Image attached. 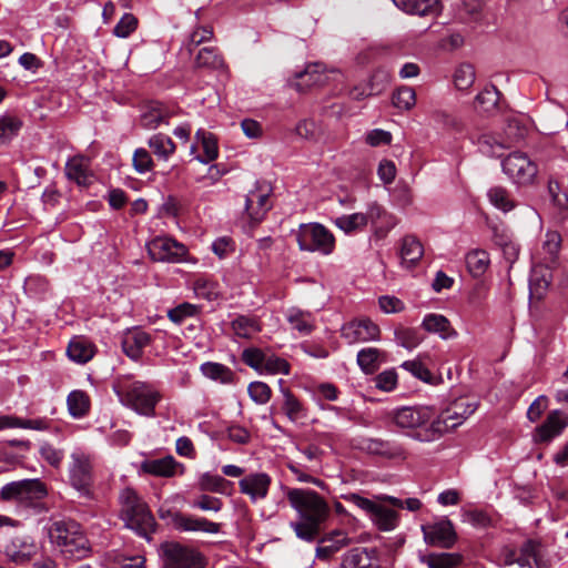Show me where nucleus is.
Here are the masks:
<instances>
[{
	"instance_id": "1",
	"label": "nucleus",
	"mask_w": 568,
	"mask_h": 568,
	"mask_svg": "<svg viewBox=\"0 0 568 568\" xmlns=\"http://www.w3.org/2000/svg\"><path fill=\"white\" fill-rule=\"evenodd\" d=\"M285 496L298 515V520L291 523V527L298 538L313 540L329 516L327 501L315 490L306 488H287Z\"/></svg>"
},
{
	"instance_id": "2",
	"label": "nucleus",
	"mask_w": 568,
	"mask_h": 568,
	"mask_svg": "<svg viewBox=\"0 0 568 568\" xmlns=\"http://www.w3.org/2000/svg\"><path fill=\"white\" fill-rule=\"evenodd\" d=\"M434 409L429 406H404L388 414L392 424L404 435L419 443L434 442Z\"/></svg>"
},
{
	"instance_id": "3",
	"label": "nucleus",
	"mask_w": 568,
	"mask_h": 568,
	"mask_svg": "<svg viewBox=\"0 0 568 568\" xmlns=\"http://www.w3.org/2000/svg\"><path fill=\"white\" fill-rule=\"evenodd\" d=\"M48 535L53 547L67 559L81 560L90 555L88 538L80 525L73 520H55Z\"/></svg>"
},
{
	"instance_id": "4",
	"label": "nucleus",
	"mask_w": 568,
	"mask_h": 568,
	"mask_svg": "<svg viewBox=\"0 0 568 568\" xmlns=\"http://www.w3.org/2000/svg\"><path fill=\"white\" fill-rule=\"evenodd\" d=\"M343 499L367 514L373 524L382 531L394 530L398 525V514L385 506L382 499H368L355 493L342 496Z\"/></svg>"
},
{
	"instance_id": "5",
	"label": "nucleus",
	"mask_w": 568,
	"mask_h": 568,
	"mask_svg": "<svg viewBox=\"0 0 568 568\" xmlns=\"http://www.w3.org/2000/svg\"><path fill=\"white\" fill-rule=\"evenodd\" d=\"M294 234L301 251L329 255L335 248L334 234L320 223L301 224Z\"/></svg>"
},
{
	"instance_id": "6",
	"label": "nucleus",
	"mask_w": 568,
	"mask_h": 568,
	"mask_svg": "<svg viewBox=\"0 0 568 568\" xmlns=\"http://www.w3.org/2000/svg\"><path fill=\"white\" fill-rule=\"evenodd\" d=\"M504 173L518 186L532 185L538 175L537 164L523 152L508 154L501 163Z\"/></svg>"
},
{
	"instance_id": "7",
	"label": "nucleus",
	"mask_w": 568,
	"mask_h": 568,
	"mask_svg": "<svg viewBox=\"0 0 568 568\" xmlns=\"http://www.w3.org/2000/svg\"><path fill=\"white\" fill-rule=\"evenodd\" d=\"M475 410V404L459 399L455 400L449 407L440 412L438 415L434 414V442L443 437L446 433L460 426Z\"/></svg>"
},
{
	"instance_id": "8",
	"label": "nucleus",
	"mask_w": 568,
	"mask_h": 568,
	"mask_svg": "<svg viewBox=\"0 0 568 568\" xmlns=\"http://www.w3.org/2000/svg\"><path fill=\"white\" fill-rule=\"evenodd\" d=\"M164 568H205V558L196 549L179 542L161 546Z\"/></svg>"
},
{
	"instance_id": "9",
	"label": "nucleus",
	"mask_w": 568,
	"mask_h": 568,
	"mask_svg": "<svg viewBox=\"0 0 568 568\" xmlns=\"http://www.w3.org/2000/svg\"><path fill=\"white\" fill-rule=\"evenodd\" d=\"M44 485L39 479H23L12 481L3 486L0 490V497L3 500H17L20 503H31L45 496Z\"/></svg>"
},
{
	"instance_id": "10",
	"label": "nucleus",
	"mask_w": 568,
	"mask_h": 568,
	"mask_svg": "<svg viewBox=\"0 0 568 568\" xmlns=\"http://www.w3.org/2000/svg\"><path fill=\"white\" fill-rule=\"evenodd\" d=\"M151 260L155 262L180 263L185 260L187 248L171 237H155L146 245Z\"/></svg>"
},
{
	"instance_id": "11",
	"label": "nucleus",
	"mask_w": 568,
	"mask_h": 568,
	"mask_svg": "<svg viewBox=\"0 0 568 568\" xmlns=\"http://www.w3.org/2000/svg\"><path fill=\"white\" fill-rule=\"evenodd\" d=\"M357 447L366 454L394 460H405L408 455L402 444L382 438L363 437Z\"/></svg>"
},
{
	"instance_id": "12",
	"label": "nucleus",
	"mask_w": 568,
	"mask_h": 568,
	"mask_svg": "<svg viewBox=\"0 0 568 568\" xmlns=\"http://www.w3.org/2000/svg\"><path fill=\"white\" fill-rule=\"evenodd\" d=\"M381 329L369 318H356L343 325L342 337L348 344L365 343L379 338Z\"/></svg>"
},
{
	"instance_id": "13",
	"label": "nucleus",
	"mask_w": 568,
	"mask_h": 568,
	"mask_svg": "<svg viewBox=\"0 0 568 568\" xmlns=\"http://www.w3.org/2000/svg\"><path fill=\"white\" fill-rule=\"evenodd\" d=\"M120 515L126 528L142 535V508L139 496L131 488H125L120 495Z\"/></svg>"
},
{
	"instance_id": "14",
	"label": "nucleus",
	"mask_w": 568,
	"mask_h": 568,
	"mask_svg": "<svg viewBox=\"0 0 568 568\" xmlns=\"http://www.w3.org/2000/svg\"><path fill=\"white\" fill-rule=\"evenodd\" d=\"M114 390L124 406L138 414L142 413V383L139 379L131 375L121 376L114 385Z\"/></svg>"
},
{
	"instance_id": "15",
	"label": "nucleus",
	"mask_w": 568,
	"mask_h": 568,
	"mask_svg": "<svg viewBox=\"0 0 568 568\" xmlns=\"http://www.w3.org/2000/svg\"><path fill=\"white\" fill-rule=\"evenodd\" d=\"M568 426V416L559 409L551 410L545 422L538 426L532 435L535 443H549L559 436Z\"/></svg>"
},
{
	"instance_id": "16",
	"label": "nucleus",
	"mask_w": 568,
	"mask_h": 568,
	"mask_svg": "<svg viewBox=\"0 0 568 568\" xmlns=\"http://www.w3.org/2000/svg\"><path fill=\"white\" fill-rule=\"evenodd\" d=\"M424 538L428 545L450 548L456 541V532L450 520H442L423 526Z\"/></svg>"
},
{
	"instance_id": "17",
	"label": "nucleus",
	"mask_w": 568,
	"mask_h": 568,
	"mask_svg": "<svg viewBox=\"0 0 568 568\" xmlns=\"http://www.w3.org/2000/svg\"><path fill=\"white\" fill-rule=\"evenodd\" d=\"M37 551V544L28 536H16L4 547L6 556L14 564L30 561Z\"/></svg>"
},
{
	"instance_id": "18",
	"label": "nucleus",
	"mask_w": 568,
	"mask_h": 568,
	"mask_svg": "<svg viewBox=\"0 0 568 568\" xmlns=\"http://www.w3.org/2000/svg\"><path fill=\"white\" fill-rule=\"evenodd\" d=\"M272 479L266 473L248 474L239 481L240 491L247 495L252 501L264 499L271 486Z\"/></svg>"
},
{
	"instance_id": "19",
	"label": "nucleus",
	"mask_w": 568,
	"mask_h": 568,
	"mask_svg": "<svg viewBox=\"0 0 568 568\" xmlns=\"http://www.w3.org/2000/svg\"><path fill=\"white\" fill-rule=\"evenodd\" d=\"M70 479L77 489L85 488L91 481V462L90 457L80 450L71 455Z\"/></svg>"
},
{
	"instance_id": "20",
	"label": "nucleus",
	"mask_w": 568,
	"mask_h": 568,
	"mask_svg": "<svg viewBox=\"0 0 568 568\" xmlns=\"http://www.w3.org/2000/svg\"><path fill=\"white\" fill-rule=\"evenodd\" d=\"M144 473L171 478L176 475H183L185 473V466L175 460L173 456H165L158 459H151L144 462Z\"/></svg>"
},
{
	"instance_id": "21",
	"label": "nucleus",
	"mask_w": 568,
	"mask_h": 568,
	"mask_svg": "<svg viewBox=\"0 0 568 568\" xmlns=\"http://www.w3.org/2000/svg\"><path fill=\"white\" fill-rule=\"evenodd\" d=\"M271 209L268 193L260 189L248 192L245 201V211L253 223H260Z\"/></svg>"
},
{
	"instance_id": "22",
	"label": "nucleus",
	"mask_w": 568,
	"mask_h": 568,
	"mask_svg": "<svg viewBox=\"0 0 568 568\" xmlns=\"http://www.w3.org/2000/svg\"><path fill=\"white\" fill-rule=\"evenodd\" d=\"M174 526L180 531H203L217 534L221 525L203 517L178 514L173 519Z\"/></svg>"
},
{
	"instance_id": "23",
	"label": "nucleus",
	"mask_w": 568,
	"mask_h": 568,
	"mask_svg": "<svg viewBox=\"0 0 568 568\" xmlns=\"http://www.w3.org/2000/svg\"><path fill=\"white\" fill-rule=\"evenodd\" d=\"M404 12L420 17H436L442 11L439 0H394Z\"/></svg>"
},
{
	"instance_id": "24",
	"label": "nucleus",
	"mask_w": 568,
	"mask_h": 568,
	"mask_svg": "<svg viewBox=\"0 0 568 568\" xmlns=\"http://www.w3.org/2000/svg\"><path fill=\"white\" fill-rule=\"evenodd\" d=\"M491 240L494 245L501 251L506 262L513 265L519 256L520 248L519 245L514 240V237L511 236V234H509L504 229L494 226Z\"/></svg>"
},
{
	"instance_id": "25",
	"label": "nucleus",
	"mask_w": 568,
	"mask_h": 568,
	"mask_svg": "<svg viewBox=\"0 0 568 568\" xmlns=\"http://www.w3.org/2000/svg\"><path fill=\"white\" fill-rule=\"evenodd\" d=\"M298 81L295 83L297 90H304L313 85H322L328 80L325 65L311 63L304 71L296 74Z\"/></svg>"
},
{
	"instance_id": "26",
	"label": "nucleus",
	"mask_w": 568,
	"mask_h": 568,
	"mask_svg": "<svg viewBox=\"0 0 568 568\" xmlns=\"http://www.w3.org/2000/svg\"><path fill=\"white\" fill-rule=\"evenodd\" d=\"M67 354L71 361L85 364L93 358L95 346L83 337H74L68 345Z\"/></svg>"
},
{
	"instance_id": "27",
	"label": "nucleus",
	"mask_w": 568,
	"mask_h": 568,
	"mask_svg": "<svg viewBox=\"0 0 568 568\" xmlns=\"http://www.w3.org/2000/svg\"><path fill=\"white\" fill-rule=\"evenodd\" d=\"M374 554L373 549L353 548L343 556L341 568H373Z\"/></svg>"
},
{
	"instance_id": "28",
	"label": "nucleus",
	"mask_w": 568,
	"mask_h": 568,
	"mask_svg": "<svg viewBox=\"0 0 568 568\" xmlns=\"http://www.w3.org/2000/svg\"><path fill=\"white\" fill-rule=\"evenodd\" d=\"M67 176L79 185L87 186L92 181L88 161L84 158L75 156L68 161L65 166Z\"/></svg>"
},
{
	"instance_id": "29",
	"label": "nucleus",
	"mask_w": 568,
	"mask_h": 568,
	"mask_svg": "<svg viewBox=\"0 0 568 568\" xmlns=\"http://www.w3.org/2000/svg\"><path fill=\"white\" fill-rule=\"evenodd\" d=\"M424 255V247L420 241L414 235L403 239L400 246V258L407 267L414 266Z\"/></svg>"
},
{
	"instance_id": "30",
	"label": "nucleus",
	"mask_w": 568,
	"mask_h": 568,
	"mask_svg": "<svg viewBox=\"0 0 568 568\" xmlns=\"http://www.w3.org/2000/svg\"><path fill=\"white\" fill-rule=\"evenodd\" d=\"M286 318L291 327L300 334L307 335L315 328V318L311 312L293 307L288 310Z\"/></svg>"
},
{
	"instance_id": "31",
	"label": "nucleus",
	"mask_w": 568,
	"mask_h": 568,
	"mask_svg": "<svg viewBox=\"0 0 568 568\" xmlns=\"http://www.w3.org/2000/svg\"><path fill=\"white\" fill-rule=\"evenodd\" d=\"M385 356L386 354L376 347L363 348L357 354V364L364 373L373 374L385 362Z\"/></svg>"
},
{
	"instance_id": "32",
	"label": "nucleus",
	"mask_w": 568,
	"mask_h": 568,
	"mask_svg": "<svg viewBox=\"0 0 568 568\" xmlns=\"http://www.w3.org/2000/svg\"><path fill=\"white\" fill-rule=\"evenodd\" d=\"M67 406L73 418H82L89 414L91 400L84 390L75 389L68 395Z\"/></svg>"
},
{
	"instance_id": "33",
	"label": "nucleus",
	"mask_w": 568,
	"mask_h": 568,
	"mask_svg": "<svg viewBox=\"0 0 568 568\" xmlns=\"http://www.w3.org/2000/svg\"><path fill=\"white\" fill-rule=\"evenodd\" d=\"M122 348L128 357L139 361L142 357V329L139 327L128 329L123 335Z\"/></svg>"
},
{
	"instance_id": "34",
	"label": "nucleus",
	"mask_w": 568,
	"mask_h": 568,
	"mask_svg": "<svg viewBox=\"0 0 568 568\" xmlns=\"http://www.w3.org/2000/svg\"><path fill=\"white\" fill-rule=\"evenodd\" d=\"M466 265L473 276H481L490 265V258L487 251L475 248L467 253Z\"/></svg>"
},
{
	"instance_id": "35",
	"label": "nucleus",
	"mask_w": 568,
	"mask_h": 568,
	"mask_svg": "<svg viewBox=\"0 0 568 568\" xmlns=\"http://www.w3.org/2000/svg\"><path fill=\"white\" fill-rule=\"evenodd\" d=\"M489 202L498 210L507 213L516 207V203L510 192L503 186H493L488 190Z\"/></svg>"
},
{
	"instance_id": "36",
	"label": "nucleus",
	"mask_w": 568,
	"mask_h": 568,
	"mask_svg": "<svg viewBox=\"0 0 568 568\" xmlns=\"http://www.w3.org/2000/svg\"><path fill=\"white\" fill-rule=\"evenodd\" d=\"M195 136L201 142L203 149V154L199 155L197 159L202 163L214 161L219 155L216 138L212 133L204 130H197Z\"/></svg>"
},
{
	"instance_id": "37",
	"label": "nucleus",
	"mask_w": 568,
	"mask_h": 568,
	"mask_svg": "<svg viewBox=\"0 0 568 568\" xmlns=\"http://www.w3.org/2000/svg\"><path fill=\"white\" fill-rule=\"evenodd\" d=\"M149 148L152 153L161 160H168L175 151V144L171 138L162 133L154 134L150 138Z\"/></svg>"
},
{
	"instance_id": "38",
	"label": "nucleus",
	"mask_w": 568,
	"mask_h": 568,
	"mask_svg": "<svg viewBox=\"0 0 568 568\" xmlns=\"http://www.w3.org/2000/svg\"><path fill=\"white\" fill-rule=\"evenodd\" d=\"M422 326L425 331L429 333H437L443 338L450 336V323L444 315L428 314L424 317Z\"/></svg>"
},
{
	"instance_id": "39",
	"label": "nucleus",
	"mask_w": 568,
	"mask_h": 568,
	"mask_svg": "<svg viewBox=\"0 0 568 568\" xmlns=\"http://www.w3.org/2000/svg\"><path fill=\"white\" fill-rule=\"evenodd\" d=\"M195 65L197 68L222 69L224 60L215 48L204 47L200 49L195 55Z\"/></svg>"
},
{
	"instance_id": "40",
	"label": "nucleus",
	"mask_w": 568,
	"mask_h": 568,
	"mask_svg": "<svg viewBox=\"0 0 568 568\" xmlns=\"http://www.w3.org/2000/svg\"><path fill=\"white\" fill-rule=\"evenodd\" d=\"M201 372L207 378L219 381L223 384L232 383L234 377L233 372L227 366L220 363H204L201 365Z\"/></svg>"
},
{
	"instance_id": "41",
	"label": "nucleus",
	"mask_w": 568,
	"mask_h": 568,
	"mask_svg": "<svg viewBox=\"0 0 568 568\" xmlns=\"http://www.w3.org/2000/svg\"><path fill=\"white\" fill-rule=\"evenodd\" d=\"M232 329L239 337L250 338L261 331V326L256 318L240 315L232 322Z\"/></svg>"
},
{
	"instance_id": "42",
	"label": "nucleus",
	"mask_w": 568,
	"mask_h": 568,
	"mask_svg": "<svg viewBox=\"0 0 568 568\" xmlns=\"http://www.w3.org/2000/svg\"><path fill=\"white\" fill-rule=\"evenodd\" d=\"M231 485L225 478L211 473H204L199 477L197 486L201 491H211L224 494L226 487Z\"/></svg>"
},
{
	"instance_id": "43",
	"label": "nucleus",
	"mask_w": 568,
	"mask_h": 568,
	"mask_svg": "<svg viewBox=\"0 0 568 568\" xmlns=\"http://www.w3.org/2000/svg\"><path fill=\"white\" fill-rule=\"evenodd\" d=\"M368 219L364 213H354L342 215L335 219L334 224L345 233H352L362 230L367 225Z\"/></svg>"
},
{
	"instance_id": "44",
	"label": "nucleus",
	"mask_w": 568,
	"mask_h": 568,
	"mask_svg": "<svg viewBox=\"0 0 568 568\" xmlns=\"http://www.w3.org/2000/svg\"><path fill=\"white\" fill-rule=\"evenodd\" d=\"M475 69L469 63H462L454 72V84L459 91L468 90L475 82Z\"/></svg>"
},
{
	"instance_id": "45",
	"label": "nucleus",
	"mask_w": 568,
	"mask_h": 568,
	"mask_svg": "<svg viewBox=\"0 0 568 568\" xmlns=\"http://www.w3.org/2000/svg\"><path fill=\"white\" fill-rule=\"evenodd\" d=\"M166 111L155 101L144 102V128H156L166 118Z\"/></svg>"
},
{
	"instance_id": "46",
	"label": "nucleus",
	"mask_w": 568,
	"mask_h": 568,
	"mask_svg": "<svg viewBox=\"0 0 568 568\" xmlns=\"http://www.w3.org/2000/svg\"><path fill=\"white\" fill-rule=\"evenodd\" d=\"M393 105L402 111H408L416 104V93L410 87H400L392 98Z\"/></svg>"
},
{
	"instance_id": "47",
	"label": "nucleus",
	"mask_w": 568,
	"mask_h": 568,
	"mask_svg": "<svg viewBox=\"0 0 568 568\" xmlns=\"http://www.w3.org/2000/svg\"><path fill=\"white\" fill-rule=\"evenodd\" d=\"M200 313V307L191 303H182L168 311V317L175 324H182L185 320L195 317Z\"/></svg>"
},
{
	"instance_id": "48",
	"label": "nucleus",
	"mask_w": 568,
	"mask_h": 568,
	"mask_svg": "<svg viewBox=\"0 0 568 568\" xmlns=\"http://www.w3.org/2000/svg\"><path fill=\"white\" fill-rule=\"evenodd\" d=\"M283 410L290 420L296 422L305 416L301 402L288 389L283 390Z\"/></svg>"
},
{
	"instance_id": "49",
	"label": "nucleus",
	"mask_w": 568,
	"mask_h": 568,
	"mask_svg": "<svg viewBox=\"0 0 568 568\" xmlns=\"http://www.w3.org/2000/svg\"><path fill=\"white\" fill-rule=\"evenodd\" d=\"M498 103V91L491 87L486 88L479 92L474 101V106L477 110L488 112L497 106Z\"/></svg>"
},
{
	"instance_id": "50",
	"label": "nucleus",
	"mask_w": 568,
	"mask_h": 568,
	"mask_svg": "<svg viewBox=\"0 0 568 568\" xmlns=\"http://www.w3.org/2000/svg\"><path fill=\"white\" fill-rule=\"evenodd\" d=\"M395 338L400 346L407 349L415 348L423 341L417 329L403 326L395 329Z\"/></svg>"
},
{
	"instance_id": "51",
	"label": "nucleus",
	"mask_w": 568,
	"mask_h": 568,
	"mask_svg": "<svg viewBox=\"0 0 568 568\" xmlns=\"http://www.w3.org/2000/svg\"><path fill=\"white\" fill-rule=\"evenodd\" d=\"M561 235L557 231H548L546 233V239L542 244V250L545 254L547 255L545 258L550 262L555 263L560 247H561Z\"/></svg>"
},
{
	"instance_id": "52",
	"label": "nucleus",
	"mask_w": 568,
	"mask_h": 568,
	"mask_svg": "<svg viewBox=\"0 0 568 568\" xmlns=\"http://www.w3.org/2000/svg\"><path fill=\"white\" fill-rule=\"evenodd\" d=\"M217 283L207 278H197L194 282V292L196 296L207 301H214L219 297Z\"/></svg>"
},
{
	"instance_id": "53",
	"label": "nucleus",
	"mask_w": 568,
	"mask_h": 568,
	"mask_svg": "<svg viewBox=\"0 0 568 568\" xmlns=\"http://www.w3.org/2000/svg\"><path fill=\"white\" fill-rule=\"evenodd\" d=\"M541 549L542 545L540 541L535 539H528L523 544L520 548V556L518 557V559L529 561V559L532 558L537 567H539Z\"/></svg>"
},
{
	"instance_id": "54",
	"label": "nucleus",
	"mask_w": 568,
	"mask_h": 568,
	"mask_svg": "<svg viewBox=\"0 0 568 568\" xmlns=\"http://www.w3.org/2000/svg\"><path fill=\"white\" fill-rule=\"evenodd\" d=\"M248 394L255 403L266 404L271 398L272 390L266 383L253 382L248 385Z\"/></svg>"
},
{
	"instance_id": "55",
	"label": "nucleus",
	"mask_w": 568,
	"mask_h": 568,
	"mask_svg": "<svg viewBox=\"0 0 568 568\" xmlns=\"http://www.w3.org/2000/svg\"><path fill=\"white\" fill-rule=\"evenodd\" d=\"M19 129V121L7 116L0 118V144L9 142L17 134Z\"/></svg>"
},
{
	"instance_id": "56",
	"label": "nucleus",
	"mask_w": 568,
	"mask_h": 568,
	"mask_svg": "<svg viewBox=\"0 0 568 568\" xmlns=\"http://www.w3.org/2000/svg\"><path fill=\"white\" fill-rule=\"evenodd\" d=\"M192 507L201 509L203 511L217 513L222 509L223 503L220 498L210 495H201L193 500Z\"/></svg>"
},
{
	"instance_id": "57",
	"label": "nucleus",
	"mask_w": 568,
	"mask_h": 568,
	"mask_svg": "<svg viewBox=\"0 0 568 568\" xmlns=\"http://www.w3.org/2000/svg\"><path fill=\"white\" fill-rule=\"evenodd\" d=\"M242 361L250 367L258 372H262L263 363L265 361V354L261 349L255 347L246 348L242 353Z\"/></svg>"
},
{
	"instance_id": "58",
	"label": "nucleus",
	"mask_w": 568,
	"mask_h": 568,
	"mask_svg": "<svg viewBox=\"0 0 568 568\" xmlns=\"http://www.w3.org/2000/svg\"><path fill=\"white\" fill-rule=\"evenodd\" d=\"M138 19L130 13H125L114 27V34L119 38L129 37L138 28Z\"/></svg>"
},
{
	"instance_id": "59",
	"label": "nucleus",
	"mask_w": 568,
	"mask_h": 568,
	"mask_svg": "<svg viewBox=\"0 0 568 568\" xmlns=\"http://www.w3.org/2000/svg\"><path fill=\"white\" fill-rule=\"evenodd\" d=\"M263 369L271 374L280 373L287 375L290 373V364L285 359L277 356H265Z\"/></svg>"
},
{
	"instance_id": "60",
	"label": "nucleus",
	"mask_w": 568,
	"mask_h": 568,
	"mask_svg": "<svg viewBox=\"0 0 568 568\" xmlns=\"http://www.w3.org/2000/svg\"><path fill=\"white\" fill-rule=\"evenodd\" d=\"M548 193L551 197V201L554 203V205L562 211V210H566L567 206H568V196L566 193H562L560 191V186L558 184L557 181H554L552 179H550L548 181Z\"/></svg>"
},
{
	"instance_id": "61",
	"label": "nucleus",
	"mask_w": 568,
	"mask_h": 568,
	"mask_svg": "<svg viewBox=\"0 0 568 568\" xmlns=\"http://www.w3.org/2000/svg\"><path fill=\"white\" fill-rule=\"evenodd\" d=\"M397 385V374L394 369L379 373L375 378V386L384 392L393 390Z\"/></svg>"
},
{
	"instance_id": "62",
	"label": "nucleus",
	"mask_w": 568,
	"mask_h": 568,
	"mask_svg": "<svg viewBox=\"0 0 568 568\" xmlns=\"http://www.w3.org/2000/svg\"><path fill=\"white\" fill-rule=\"evenodd\" d=\"M212 37H213V30L209 27H200V28L195 29L191 33L189 43L186 44L187 51L190 53H192L193 49L195 47L200 45L201 43H203L205 41L211 40Z\"/></svg>"
},
{
	"instance_id": "63",
	"label": "nucleus",
	"mask_w": 568,
	"mask_h": 568,
	"mask_svg": "<svg viewBox=\"0 0 568 568\" xmlns=\"http://www.w3.org/2000/svg\"><path fill=\"white\" fill-rule=\"evenodd\" d=\"M212 251L220 258H224L235 251V243L231 237L222 236L212 243Z\"/></svg>"
},
{
	"instance_id": "64",
	"label": "nucleus",
	"mask_w": 568,
	"mask_h": 568,
	"mask_svg": "<svg viewBox=\"0 0 568 568\" xmlns=\"http://www.w3.org/2000/svg\"><path fill=\"white\" fill-rule=\"evenodd\" d=\"M41 457L53 467H59L63 459V452L50 444H43L40 447Z\"/></svg>"
}]
</instances>
